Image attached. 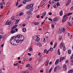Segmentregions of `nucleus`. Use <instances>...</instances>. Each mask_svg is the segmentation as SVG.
<instances>
[{
	"mask_svg": "<svg viewBox=\"0 0 73 73\" xmlns=\"http://www.w3.org/2000/svg\"><path fill=\"white\" fill-rule=\"evenodd\" d=\"M27 14L29 15H32V13L31 11H27L26 12Z\"/></svg>",
	"mask_w": 73,
	"mask_h": 73,
	"instance_id": "obj_4",
	"label": "nucleus"
},
{
	"mask_svg": "<svg viewBox=\"0 0 73 73\" xmlns=\"http://www.w3.org/2000/svg\"><path fill=\"white\" fill-rule=\"evenodd\" d=\"M26 25L25 24H23V27H25Z\"/></svg>",
	"mask_w": 73,
	"mask_h": 73,
	"instance_id": "obj_54",
	"label": "nucleus"
},
{
	"mask_svg": "<svg viewBox=\"0 0 73 73\" xmlns=\"http://www.w3.org/2000/svg\"><path fill=\"white\" fill-rule=\"evenodd\" d=\"M68 17H66L65 18H63L62 19V23H64V22H65V21H66L67 20V19H68Z\"/></svg>",
	"mask_w": 73,
	"mask_h": 73,
	"instance_id": "obj_3",
	"label": "nucleus"
},
{
	"mask_svg": "<svg viewBox=\"0 0 73 73\" xmlns=\"http://www.w3.org/2000/svg\"><path fill=\"white\" fill-rule=\"evenodd\" d=\"M72 15V13H69L68 14H67V16H70V15Z\"/></svg>",
	"mask_w": 73,
	"mask_h": 73,
	"instance_id": "obj_29",
	"label": "nucleus"
},
{
	"mask_svg": "<svg viewBox=\"0 0 73 73\" xmlns=\"http://www.w3.org/2000/svg\"><path fill=\"white\" fill-rule=\"evenodd\" d=\"M62 31L63 32H65V29L63 28L62 30Z\"/></svg>",
	"mask_w": 73,
	"mask_h": 73,
	"instance_id": "obj_39",
	"label": "nucleus"
},
{
	"mask_svg": "<svg viewBox=\"0 0 73 73\" xmlns=\"http://www.w3.org/2000/svg\"><path fill=\"white\" fill-rule=\"evenodd\" d=\"M15 28V26H13L12 28H11V29H12V30H13Z\"/></svg>",
	"mask_w": 73,
	"mask_h": 73,
	"instance_id": "obj_38",
	"label": "nucleus"
},
{
	"mask_svg": "<svg viewBox=\"0 0 73 73\" xmlns=\"http://www.w3.org/2000/svg\"><path fill=\"white\" fill-rule=\"evenodd\" d=\"M68 53L69 54H71V50H69L68 51Z\"/></svg>",
	"mask_w": 73,
	"mask_h": 73,
	"instance_id": "obj_22",
	"label": "nucleus"
},
{
	"mask_svg": "<svg viewBox=\"0 0 73 73\" xmlns=\"http://www.w3.org/2000/svg\"><path fill=\"white\" fill-rule=\"evenodd\" d=\"M70 59H71V60L73 59V55H72V56L70 58Z\"/></svg>",
	"mask_w": 73,
	"mask_h": 73,
	"instance_id": "obj_49",
	"label": "nucleus"
},
{
	"mask_svg": "<svg viewBox=\"0 0 73 73\" xmlns=\"http://www.w3.org/2000/svg\"><path fill=\"white\" fill-rule=\"evenodd\" d=\"M65 59L64 57H61L60 59V62H61L63 60H64Z\"/></svg>",
	"mask_w": 73,
	"mask_h": 73,
	"instance_id": "obj_11",
	"label": "nucleus"
},
{
	"mask_svg": "<svg viewBox=\"0 0 73 73\" xmlns=\"http://www.w3.org/2000/svg\"><path fill=\"white\" fill-rule=\"evenodd\" d=\"M53 50V47H51L50 49V51H52V50Z\"/></svg>",
	"mask_w": 73,
	"mask_h": 73,
	"instance_id": "obj_36",
	"label": "nucleus"
},
{
	"mask_svg": "<svg viewBox=\"0 0 73 73\" xmlns=\"http://www.w3.org/2000/svg\"><path fill=\"white\" fill-rule=\"evenodd\" d=\"M53 69V67H51V68H50V70L51 71H52V70Z\"/></svg>",
	"mask_w": 73,
	"mask_h": 73,
	"instance_id": "obj_53",
	"label": "nucleus"
},
{
	"mask_svg": "<svg viewBox=\"0 0 73 73\" xmlns=\"http://www.w3.org/2000/svg\"><path fill=\"white\" fill-rule=\"evenodd\" d=\"M58 53L59 55H60V49H58Z\"/></svg>",
	"mask_w": 73,
	"mask_h": 73,
	"instance_id": "obj_25",
	"label": "nucleus"
},
{
	"mask_svg": "<svg viewBox=\"0 0 73 73\" xmlns=\"http://www.w3.org/2000/svg\"><path fill=\"white\" fill-rule=\"evenodd\" d=\"M30 66V64H28L26 66V67H29Z\"/></svg>",
	"mask_w": 73,
	"mask_h": 73,
	"instance_id": "obj_37",
	"label": "nucleus"
},
{
	"mask_svg": "<svg viewBox=\"0 0 73 73\" xmlns=\"http://www.w3.org/2000/svg\"><path fill=\"white\" fill-rule=\"evenodd\" d=\"M14 26L15 27V28H16V27H17V25H16L15 26Z\"/></svg>",
	"mask_w": 73,
	"mask_h": 73,
	"instance_id": "obj_60",
	"label": "nucleus"
},
{
	"mask_svg": "<svg viewBox=\"0 0 73 73\" xmlns=\"http://www.w3.org/2000/svg\"><path fill=\"white\" fill-rule=\"evenodd\" d=\"M59 62V59H57L55 63V65H57V64H58V62Z\"/></svg>",
	"mask_w": 73,
	"mask_h": 73,
	"instance_id": "obj_14",
	"label": "nucleus"
},
{
	"mask_svg": "<svg viewBox=\"0 0 73 73\" xmlns=\"http://www.w3.org/2000/svg\"><path fill=\"white\" fill-rule=\"evenodd\" d=\"M63 14V12H62V11H61L60 12V16H62V14Z\"/></svg>",
	"mask_w": 73,
	"mask_h": 73,
	"instance_id": "obj_24",
	"label": "nucleus"
},
{
	"mask_svg": "<svg viewBox=\"0 0 73 73\" xmlns=\"http://www.w3.org/2000/svg\"><path fill=\"white\" fill-rule=\"evenodd\" d=\"M56 5L57 7H58V6H60V3H59V2H57V4H56Z\"/></svg>",
	"mask_w": 73,
	"mask_h": 73,
	"instance_id": "obj_31",
	"label": "nucleus"
},
{
	"mask_svg": "<svg viewBox=\"0 0 73 73\" xmlns=\"http://www.w3.org/2000/svg\"><path fill=\"white\" fill-rule=\"evenodd\" d=\"M63 68L64 70H66V64L64 65Z\"/></svg>",
	"mask_w": 73,
	"mask_h": 73,
	"instance_id": "obj_8",
	"label": "nucleus"
},
{
	"mask_svg": "<svg viewBox=\"0 0 73 73\" xmlns=\"http://www.w3.org/2000/svg\"><path fill=\"white\" fill-rule=\"evenodd\" d=\"M51 27L52 28H54V25H51Z\"/></svg>",
	"mask_w": 73,
	"mask_h": 73,
	"instance_id": "obj_44",
	"label": "nucleus"
},
{
	"mask_svg": "<svg viewBox=\"0 0 73 73\" xmlns=\"http://www.w3.org/2000/svg\"><path fill=\"white\" fill-rule=\"evenodd\" d=\"M50 44L52 45L53 44V42H51L50 43Z\"/></svg>",
	"mask_w": 73,
	"mask_h": 73,
	"instance_id": "obj_64",
	"label": "nucleus"
},
{
	"mask_svg": "<svg viewBox=\"0 0 73 73\" xmlns=\"http://www.w3.org/2000/svg\"><path fill=\"white\" fill-rule=\"evenodd\" d=\"M26 31H27L26 28H23V32H26Z\"/></svg>",
	"mask_w": 73,
	"mask_h": 73,
	"instance_id": "obj_21",
	"label": "nucleus"
},
{
	"mask_svg": "<svg viewBox=\"0 0 73 73\" xmlns=\"http://www.w3.org/2000/svg\"><path fill=\"white\" fill-rule=\"evenodd\" d=\"M70 33H68V36L69 37H70Z\"/></svg>",
	"mask_w": 73,
	"mask_h": 73,
	"instance_id": "obj_58",
	"label": "nucleus"
},
{
	"mask_svg": "<svg viewBox=\"0 0 73 73\" xmlns=\"http://www.w3.org/2000/svg\"><path fill=\"white\" fill-rule=\"evenodd\" d=\"M17 65H18V63H16V64H14V66H17Z\"/></svg>",
	"mask_w": 73,
	"mask_h": 73,
	"instance_id": "obj_43",
	"label": "nucleus"
},
{
	"mask_svg": "<svg viewBox=\"0 0 73 73\" xmlns=\"http://www.w3.org/2000/svg\"><path fill=\"white\" fill-rule=\"evenodd\" d=\"M67 15H64L63 17V18H65V17H66Z\"/></svg>",
	"mask_w": 73,
	"mask_h": 73,
	"instance_id": "obj_41",
	"label": "nucleus"
},
{
	"mask_svg": "<svg viewBox=\"0 0 73 73\" xmlns=\"http://www.w3.org/2000/svg\"><path fill=\"white\" fill-rule=\"evenodd\" d=\"M48 19L49 20H50V21H52V19H51V18H48Z\"/></svg>",
	"mask_w": 73,
	"mask_h": 73,
	"instance_id": "obj_51",
	"label": "nucleus"
},
{
	"mask_svg": "<svg viewBox=\"0 0 73 73\" xmlns=\"http://www.w3.org/2000/svg\"><path fill=\"white\" fill-rule=\"evenodd\" d=\"M69 3L68 2L66 3V6H68V5H69Z\"/></svg>",
	"mask_w": 73,
	"mask_h": 73,
	"instance_id": "obj_42",
	"label": "nucleus"
},
{
	"mask_svg": "<svg viewBox=\"0 0 73 73\" xmlns=\"http://www.w3.org/2000/svg\"><path fill=\"white\" fill-rule=\"evenodd\" d=\"M32 0H25L23 1V3H24V4H25V1H31Z\"/></svg>",
	"mask_w": 73,
	"mask_h": 73,
	"instance_id": "obj_18",
	"label": "nucleus"
},
{
	"mask_svg": "<svg viewBox=\"0 0 73 73\" xmlns=\"http://www.w3.org/2000/svg\"><path fill=\"white\" fill-rule=\"evenodd\" d=\"M6 25H10L11 24V22L9 21H7L5 23Z\"/></svg>",
	"mask_w": 73,
	"mask_h": 73,
	"instance_id": "obj_7",
	"label": "nucleus"
},
{
	"mask_svg": "<svg viewBox=\"0 0 73 73\" xmlns=\"http://www.w3.org/2000/svg\"><path fill=\"white\" fill-rule=\"evenodd\" d=\"M57 20H58V18L56 17L53 19V21H57Z\"/></svg>",
	"mask_w": 73,
	"mask_h": 73,
	"instance_id": "obj_15",
	"label": "nucleus"
},
{
	"mask_svg": "<svg viewBox=\"0 0 73 73\" xmlns=\"http://www.w3.org/2000/svg\"><path fill=\"white\" fill-rule=\"evenodd\" d=\"M73 6H72L70 9V11H72V10H73Z\"/></svg>",
	"mask_w": 73,
	"mask_h": 73,
	"instance_id": "obj_45",
	"label": "nucleus"
},
{
	"mask_svg": "<svg viewBox=\"0 0 73 73\" xmlns=\"http://www.w3.org/2000/svg\"><path fill=\"white\" fill-rule=\"evenodd\" d=\"M63 50H65L66 48H65V45L63 46Z\"/></svg>",
	"mask_w": 73,
	"mask_h": 73,
	"instance_id": "obj_33",
	"label": "nucleus"
},
{
	"mask_svg": "<svg viewBox=\"0 0 73 73\" xmlns=\"http://www.w3.org/2000/svg\"><path fill=\"white\" fill-rule=\"evenodd\" d=\"M25 8L26 9H31V7L29 6V5H27L25 7Z\"/></svg>",
	"mask_w": 73,
	"mask_h": 73,
	"instance_id": "obj_5",
	"label": "nucleus"
},
{
	"mask_svg": "<svg viewBox=\"0 0 73 73\" xmlns=\"http://www.w3.org/2000/svg\"><path fill=\"white\" fill-rule=\"evenodd\" d=\"M71 2V0H69L68 1V3L69 4Z\"/></svg>",
	"mask_w": 73,
	"mask_h": 73,
	"instance_id": "obj_50",
	"label": "nucleus"
},
{
	"mask_svg": "<svg viewBox=\"0 0 73 73\" xmlns=\"http://www.w3.org/2000/svg\"><path fill=\"white\" fill-rule=\"evenodd\" d=\"M32 48H31L30 49H29V51H31V50H32Z\"/></svg>",
	"mask_w": 73,
	"mask_h": 73,
	"instance_id": "obj_59",
	"label": "nucleus"
},
{
	"mask_svg": "<svg viewBox=\"0 0 73 73\" xmlns=\"http://www.w3.org/2000/svg\"><path fill=\"white\" fill-rule=\"evenodd\" d=\"M32 23L34 25H38V22H32Z\"/></svg>",
	"mask_w": 73,
	"mask_h": 73,
	"instance_id": "obj_9",
	"label": "nucleus"
},
{
	"mask_svg": "<svg viewBox=\"0 0 73 73\" xmlns=\"http://www.w3.org/2000/svg\"><path fill=\"white\" fill-rule=\"evenodd\" d=\"M70 65H71V66H72V65H73V62H72L71 63Z\"/></svg>",
	"mask_w": 73,
	"mask_h": 73,
	"instance_id": "obj_52",
	"label": "nucleus"
},
{
	"mask_svg": "<svg viewBox=\"0 0 73 73\" xmlns=\"http://www.w3.org/2000/svg\"><path fill=\"white\" fill-rule=\"evenodd\" d=\"M73 72V70H70L68 72V73H72Z\"/></svg>",
	"mask_w": 73,
	"mask_h": 73,
	"instance_id": "obj_19",
	"label": "nucleus"
},
{
	"mask_svg": "<svg viewBox=\"0 0 73 73\" xmlns=\"http://www.w3.org/2000/svg\"><path fill=\"white\" fill-rule=\"evenodd\" d=\"M24 13L23 12H21L19 14V16H22V15H23Z\"/></svg>",
	"mask_w": 73,
	"mask_h": 73,
	"instance_id": "obj_23",
	"label": "nucleus"
},
{
	"mask_svg": "<svg viewBox=\"0 0 73 73\" xmlns=\"http://www.w3.org/2000/svg\"><path fill=\"white\" fill-rule=\"evenodd\" d=\"M57 46V43H56L54 45V46L53 48H55L56 46Z\"/></svg>",
	"mask_w": 73,
	"mask_h": 73,
	"instance_id": "obj_30",
	"label": "nucleus"
},
{
	"mask_svg": "<svg viewBox=\"0 0 73 73\" xmlns=\"http://www.w3.org/2000/svg\"><path fill=\"white\" fill-rule=\"evenodd\" d=\"M45 15H46V12H44V13H43L42 14V15L44 16H45Z\"/></svg>",
	"mask_w": 73,
	"mask_h": 73,
	"instance_id": "obj_27",
	"label": "nucleus"
},
{
	"mask_svg": "<svg viewBox=\"0 0 73 73\" xmlns=\"http://www.w3.org/2000/svg\"><path fill=\"white\" fill-rule=\"evenodd\" d=\"M29 6L31 7V8H32V7L33 6V5H34V4L32 3L31 4H30L29 5Z\"/></svg>",
	"mask_w": 73,
	"mask_h": 73,
	"instance_id": "obj_20",
	"label": "nucleus"
},
{
	"mask_svg": "<svg viewBox=\"0 0 73 73\" xmlns=\"http://www.w3.org/2000/svg\"><path fill=\"white\" fill-rule=\"evenodd\" d=\"M48 63H46L45 64V66H48Z\"/></svg>",
	"mask_w": 73,
	"mask_h": 73,
	"instance_id": "obj_47",
	"label": "nucleus"
},
{
	"mask_svg": "<svg viewBox=\"0 0 73 73\" xmlns=\"http://www.w3.org/2000/svg\"><path fill=\"white\" fill-rule=\"evenodd\" d=\"M32 58H30L29 59V61H31V60H32Z\"/></svg>",
	"mask_w": 73,
	"mask_h": 73,
	"instance_id": "obj_61",
	"label": "nucleus"
},
{
	"mask_svg": "<svg viewBox=\"0 0 73 73\" xmlns=\"http://www.w3.org/2000/svg\"><path fill=\"white\" fill-rule=\"evenodd\" d=\"M40 72L41 73H42V72H44V71H43L42 70H41L40 71Z\"/></svg>",
	"mask_w": 73,
	"mask_h": 73,
	"instance_id": "obj_56",
	"label": "nucleus"
},
{
	"mask_svg": "<svg viewBox=\"0 0 73 73\" xmlns=\"http://www.w3.org/2000/svg\"><path fill=\"white\" fill-rule=\"evenodd\" d=\"M37 18H38L39 17H40V15H38L37 17Z\"/></svg>",
	"mask_w": 73,
	"mask_h": 73,
	"instance_id": "obj_62",
	"label": "nucleus"
},
{
	"mask_svg": "<svg viewBox=\"0 0 73 73\" xmlns=\"http://www.w3.org/2000/svg\"><path fill=\"white\" fill-rule=\"evenodd\" d=\"M40 38L38 37L36 39V42H38V41H40Z\"/></svg>",
	"mask_w": 73,
	"mask_h": 73,
	"instance_id": "obj_16",
	"label": "nucleus"
},
{
	"mask_svg": "<svg viewBox=\"0 0 73 73\" xmlns=\"http://www.w3.org/2000/svg\"><path fill=\"white\" fill-rule=\"evenodd\" d=\"M68 24L69 27H72V25H71V24L70 23H68Z\"/></svg>",
	"mask_w": 73,
	"mask_h": 73,
	"instance_id": "obj_34",
	"label": "nucleus"
},
{
	"mask_svg": "<svg viewBox=\"0 0 73 73\" xmlns=\"http://www.w3.org/2000/svg\"><path fill=\"white\" fill-rule=\"evenodd\" d=\"M1 5L3 6V5H5V3L4 2H2L0 3Z\"/></svg>",
	"mask_w": 73,
	"mask_h": 73,
	"instance_id": "obj_13",
	"label": "nucleus"
},
{
	"mask_svg": "<svg viewBox=\"0 0 73 73\" xmlns=\"http://www.w3.org/2000/svg\"><path fill=\"white\" fill-rule=\"evenodd\" d=\"M58 33L59 34H60V33H62V31L61 30H58Z\"/></svg>",
	"mask_w": 73,
	"mask_h": 73,
	"instance_id": "obj_26",
	"label": "nucleus"
},
{
	"mask_svg": "<svg viewBox=\"0 0 73 73\" xmlns=\"http://www.w3.org/2000/svg\"><path fill=\"white\" fill-rule=\"evenodd\" d=\"M25 73H28V71H27L25 72Z\"/></svg>",
	"mask_w": 73,
	"mask_h": 73,
	"instance_id": "obj_63",
	"label": "nucleus"
},
{
	"mask_svg": "<svg viewBox=\"0 0 73 73\" xmlns=\"http://www.w3.org/2000/svg\"><path fill=\"white\" fill-rule=\"evenodd\" d=\"M33 9H32V8L31 9H30L29 11H33Z\"/></svg>",
	"mask_w": 73,
	"mask_h": 73,
	"instance_id": "obj_46",
	"label": "nucleus"
},
{
	"mask_svg": "<svg viewBox=\"0 0 73 73\" xmlns=\"http://www.w3.org/2000/svg\"><path fill=\"white\" fill-rule=\"evenodd\" d=\"M16 42L17 43H18L19 44H20L21 43V40H20V39H18L17 40H16Z\"/></svg>",
	"mask_w": 73,
	"mask_h": 73,
	"instance_id": "obj_6",
	"label": "nucleus"
},
{
	"mask_svg": "<svg viewBox=\"0 0 73 73\" xmlns=\"http://www.w3.org/2000/svg\"><path fill=\"white\" fill-rule=\"evenodd\" d=\"M11 44L12 45H16V44H15V43H14V41L13 40H12V41H10Z\"/></svg>",
	"mask_w": 73,
	"mask_h": 73,
	"instance_id": "obj_10",
	"label": "nucleus"
},
{
	"mask_svg": "<svg viewBox=\"0 0 73 73\" xmlns=\"http://www.w3.org/2000/svg\"><path fill=\"white\" fill-rule=\"evenodd\" d=\"M19 4V2L17 1L16 4V6H17L18 5V4Z\"/></svg>",
	"mask_w": 73,
	"mask_h": 73,
	"instance_id": "obj_40",
	"label": "nucleus"
},
{
	"mask_svg": "<svg viewBox=\"0 0 73 73\" xmlns=\"http://www.w3.org/2000/svg\"><path fill=\"white\" fill-rule=\"evenodd\" d=\"M44 53H47V51L46 50H44Z\"/></svg>",
	"mask_w": 73,
	"mask_h": 73,
	"instance_id": "obj_48",
	"label": "nucleus"
},
{
	"mask_svg": "<svg viewBox=\"0 0 73 73\" xmlns=\"http://www.w3.org/2000/svg\"><path fill=\"white\" fill-rule=\"evenodd\" d=\"M17 37L20 39V41H23L24 40V37L21 35H18Z\"/></svg>",
	"mask_w": 73,
	"mask_h": 73,
	"instance_id": "obj_1",
	"label": "nucleus"
},
{
	"mask_svg": "<svg viewBox=\"0 0 73 73\" xmlns=\"http://www.w3.org/2000/svg\"><path fill=\"white\" fill-rule=\"evenodd\" d=\"M63 46V44H62V43H61L60 46V48L62 49V47Z\"/></svg>",
	"mask_w": 73,
	"mask_h": 73,
	"instance_id": "obj_28",
	"label": "nucleus"
},
{
	"mask_svg": "<svg viewBox=\"0 0 73 73\" xmlns=\"http://www.w3.org/2000/svg\"><path fill=\"white\" fill-rule=\"evenodd\" d=\"M22 5V4H20V5H19V6H18V7H21Z\"/></svg>",
	"mask_w": 73,
	"mask_h": 73,
	"instance_id": "obj_57",
	"label": "nucleus"
},
{
	"mask_svg": "<svg viewBox=\"0 0 73 73\" xmlns=\"http://www.w3.org/2000/svg\"><path fill=\"white\" fill-rule=\"evenodd\" d=\"M12 30V29H11V31H10V33H12V34H13V33H15L16 32V31L15 30Z\"/></svg>",
	"mask_w": 73,
	"mask_h": 73,
	"instance_id": "obj_12",
	"label": "nucleus"
},
{
	"mask_svg": "<svg viewBox=\"0 0 73 73\" xmlns=\"http://www.w3.org/2000/svg\"><path fill=\"white\" fill-rule=\"evenodd\" d=\"M29 68L30 70H32L33 69L32 67H29Z\"/></svg>",
	"mask_w": 73,
	"mask_h": 73,
	"instance_id": "obj_35",
	"label": "nucleus"
},
{
	"mask_svg": "<svg viewBox=\"0 0 73 73\" xmlns=\"http://www.w3.org/2000/svg\"><path fill=\"white\" fill-rule=\"evenodd\" d=\"M20 19H19L18 20H16V21L15 23V24H17L19 23V21H20Z\"/></svg>",
	"mask_w": 73,
	"mask_h": 73,
	"instance_id": "obj_17",
	"label": "nucleus"
},
{
	"mask_svg": "<svg viewBox=\"0 0 73 73\" xmlns=\"http://www.w3.org/2000/svg\"><path fill=\"white\" fill-rule=\"evenodd\" d=\"M13 38H14V37H12L10 40V41H13Z\"/></svg>",
	"mask_w": 73,
	"mask_h": 73,
	"instance_id": "obj_32",
	"label": "nucleus"
},
{
	"mask_svg": "<svg viewBox=\"0 0 73 73\" xmlns=\"http://www.w3.org/2000/svg\"><path fill=\"white\" fill-rule=\"evenodd\" d=\"M52 14V13L51 12H50V13H49V15H51Z\"/></svg>",
	"mask_w": 73,
	"mask_h": 73,
	"instance_id": "obj_55",
	"label": "nucleus"
},
{
	"mask_svg": "<svg viewBox=\"0 0 73 73\" xmlns=\"http://www.w3.org/2000/svg\"><path fill=\"white\" fill-rule=\"evenodd\" d=\"M57 69H58V70L60 69V67L58 66H57L55 67L54 70V72H56Z\"/></svg>",
	"mask_w": 73,
	"mask_h": 73,
	"instance_id": "obj_2",
	"label": "nucleus"
}]
</instances>
